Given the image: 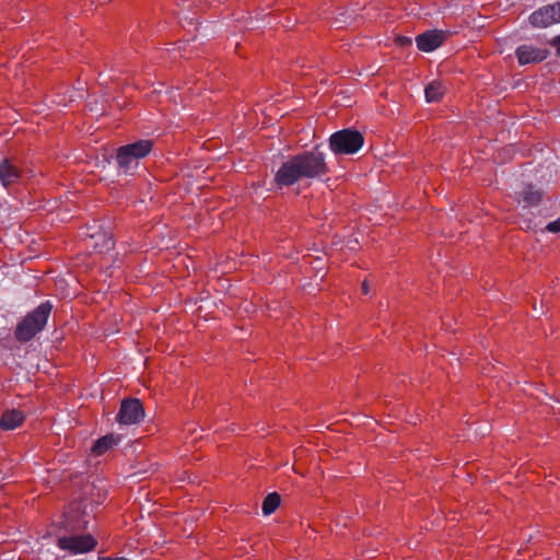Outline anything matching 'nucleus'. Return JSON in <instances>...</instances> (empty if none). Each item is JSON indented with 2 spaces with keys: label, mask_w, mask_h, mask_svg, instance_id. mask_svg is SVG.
<instances>
[{
  "label": "nucleus",
  "mask_w": 560,
  "mask_h": 560,
  "mask_svg": "<svg viewBox=\"0 0 560 560\" xmlns=\"http://www.w3.org/2000/svg\"><path fill=\"white\" fill-rule=\"evenodd\" d=\"M329 173L326 156L317 148L290 156L275 174L278 187H289L300 180H313L325 177Z\"/></svg>",
  "instance_id": "obj_1"
},
{
  "label": "nucleus",
  "mask_w": 560,
  "mask_h": 560,
  "mask_svg": "<svg viewBox=\"0 0 560 560\" xmlns=\"http://www.w3.org/2000/svg\"><path fill=\"white\" fill-rule=\"evenodd\" d=\"M91 238L94 240V249L100 253L109 252L115 246L113 236L106 232L94 234L91 236Z\"/></svg>",
  "instance_id": "obj_14"
},
{
  "label": "nucleus",
  "mask_w": 560,
  "mask_h": 560,
  "mask_svg": "<svg viewBox=\"0 0 560 560\" xmlns=\"http://www.w3.org/2000/svg\"><path fill=\"white\" fill-rule=\"evenodd\" d=\"M444 93L445 86L440 81H432L424 89L425 101L428 103L439 102Z\"/></svg>",
  "instance_id": "obj_15"
},
{
  "label": "nucleus",
  "mask_w": 560,
  "mask_h": 560,
  "mask_svg": "<svg viewBox=\"0 0 560 560\" xmlns=\"http://www.w3.org/2000/svg\"><path fill=\"white\" fill-rule=\"evenodd\" d=\"M25 420V416L21 410L9 409L5 410L0 418V429L14 430L20 427Z\"/></svg>",
  "instance_id": "obj_12"
},
{
  "label": "nucleus",
  "mask_w": 560,
  "mask_h": 560,
  "mask_svg": "<svg viewBox=\"0 0 560 560\" xmlns=\"http://www.w3.org/2000/svg\"><path fill=\"white\" fill-rule=\"evenodd\" d=\"M51 310L52 304L49 301L40 303L18 324L14 332L15 338L21 342L32 340L36 334L44 329Z\"/></svg>",
  "instance_id": "obj_3"
},
{
  "label": "nucleus",
  "mask_w": 560,
  "mask_h": 560,
  "mask_svg": "<svg viewBox=\"0 0 560 560\" xmlns=\"http://www.w3.org/2000/svg\"><path fill=\"white\" fill-rule=\"evenodd\" d=\"M98 560H129L127 558H109V557H100Z\"/></svg>",
  "instance_id": "obj_20"
},
{
  "label": "nucleus",
  "mask_w": 560,
  "mask_h": 560,
  "mask_svg": "<svg viewBox=\"0 0 560 560\" xmlns=\"http://www.w3.org/2000/svg\"><path fill=\"white\" fill-rule=\"evenodd\" d=\"M515 56L520 65H529L540 62L549 56V50L546 48L536 47L534 45H521L515 50Z\"/></svg>",
  "instance_id": "obj_9"
},
{
  "label": "nucleus",
  "mask_w": 560,
  "mask_h": 560,
  "mask_svg": "<svg viewBox=\"0 0 560 560\" xmlns=\"http://www.w3.org/2000/svg\"><path fill=\"white\" fill-rule=\"evenodd\" d=\"M528 21L536 28H546L560 23V2L537 9L528 16Z\"/></svg>",
  "instance_id": "obj_5"
},
{
  "label": "nucleus",
  "mask_w": 560,
  "mask_h": 560,
  "mask_svg": "<svg viewBox=\"0 0 560 560\" xmlns=\"http://www.w3.org/2000/svg\"><path fill=\"white\" fill-rule=\"evenodd\" d=\"M550 45L557 49V55L560 56V35L553 37Z\"/></svg>",
  "instance_id": "obj_18"
},
{
  "label": "nucleus",
  "mask_w": 560,
  "mask_h": 560,
  "mask_svg": "<svg viewBox=\"0 0 560 560\" xmlns=\"http://www.w3.org/2000/svg\"><path fill=\"white\" fill-rule=\"evenodd\" d=\"M120 442V436L115 434H107L98 439L92 446V453L95 456L105 454L108 450L113 448Z\"/></svg>",
  "instance_id": "obj_13"
},
{
  "label": "nucleus",
  "mask_w": 560,
  "mask_h": 560,
  "mask_svg": "<svg viewBox=\"0 0 560 560\" xmlns=\"http://www.w3.org/2000/svg\"><path fill=\"white\" fill-rule=\"evenodd\" d=\"M21 170L9 159L0 161V182L4 187H9L19 182Z\"/></svg>",
  "instance_id": "obj_10"
},
{
  "label": "nucleus",
  "mask_w": 560,
  "mask_h": 560,
  "mask_svg": "<svg viewBox=\"0 0 560 560\" xmlns=\"http://www.w3.org/2000/svg\"><path fill=\"white\" fill-rule=\"evenodd\" d=\"M446 33L440 30H429L416 37V44L419 50L431 52L438 49L446 39Z\"/></svg>",
  "instance_id": "obj_8"
},
{
  "label": "nucleus",
  "mask_w": 560,
  "mask_h": 560,
  "mask_svg": "<svg viewBox=\"0 0 560 560\" xmlns=\"http://www.w3.org/2000/svg\"><path fill=\"white\" fill-rule=\"evenodd\" d=\"M400 44L401 45H410L411 44V39L409 37H401L400 38Z\"/></svg>",
  "instance_id": "obj_21"
},
{
  "label": "nucleus",
  "mask_w": 560,
  "mask_h": 560,
  "mask_svg": "<svg viewBox=\"0 0 560 560\" xmlns=\"http://www.w3.org/2000/svg\"><path fill=\"white\" fill-rule=\"evenodd\" d=\"M60 549L69 550L72 553H83L94 549L96 540L91 534L63 536L58 539Z\"/></svg>",
  "instance_id": "obj_7"
},
{
  "label": "nucleus",
  "mask_w": 560,
  "mask_h": 560,
  "mask_svg": "<svg viewBox=\"0 0 560 560\" xmlns=\"http://www.w3.org/2000/svg\"><path fill=\"white\" fill-rule=\"evenodd\" d=\"M532 228H533L532 222H530V221L526 222V226H525V229L529 230V229H532Z\"/></svg>",
  "instance_id": "obj_23"
},
{
  "label": "nucleus",
  "mask_w": 560,
  "mask_h": 560,
  "mask_svg": "<svg viewBox=\"0 0 560 560\" xmlns=\"http://www.w3.org/2000/svg\"><path fill=\"white\" fill-rule=\"evenodd\" d=\"M153 149V141L141 139L121 145L116 151V162L119 174L132 175L142 159L147 158Z\"/></svg>",
  "instance_id": "obj_2"
},
{
  "label": "nucleus",
  "mask_w": 560,
  "mask_h": 560,
  "mask_svg": "<svg viewBox=\"0 0 560 560\" xmlns=\"http://www.w3.org/2000/svg\"><path fill=\"white\" fill-rule=\"evenodd\" d=\"M143 418L144 409L137 398L124 399L116 416L118 423L127 425L139 423Z\"/></svg>",
  "instance_id": "obj_6"
},
{
  "label": "nucleus",
  "mask_w": 560,
  "mask_h": 560,
  "mask_svg": "<svg viewBox=\"0 0 560 560\" xmlns=\"http://www.w3.org/2000/svg\"><path fill=\"white\" fill-rule=\"evenodd\" d=\"M362 292H363L364 294H369V292H370V288H369V284H368V281H366V280H364V281L362 282Z\"/></svg>",
  "instance_id": "obj_19"
},
{
  "label": "nucleus",
  "mask_w": 560,
  "mask_h": 560,
  "mask_svg": "<svg viewBox=\"0 0 560 560\" xmlns=\"http://www.w3.org/2000/svg\"><path fill=\"white\" fill-rule=\"evenodd\" d=\"M542 200V191L527 186L518 194L517 203L523 210L538 207Z\"/></svg>",
  "instance_id": "obj_11"
},
{
  "label": "nucleus",
  "mask_w": 560,
  "mask_h": 560,
  "mask_svg": "<svg viewBox=\"0 0 560 560\" xmlns=\"http://www.w3.org/2000/svg\"><path fill=\"white\" fill-rule=\"evenodd\" d=\"M546 230L550 233H559L560 232V217L546 225Z\"/></svg>",
  "instance_id": "obj_17"
},
{
  "label": "nucleus",
  "mask_w": 560,
  "mask_h": 560,
  "mask_svg": "<svg viewBox=\"0 0 560 560\" xmlns=\"http://www.w3.org/2000/svg\"><path fill=\"white\" fill-rule=\"evenodd\" d=\"M281 497L278 492L269 493L262 501L261 510L264 515L272 514L280 505Z\"/></svg>",
  "instance_id": "obj_16"
},
{
  "label": "nucleus",
  "mask_w": 560,
  "mask_h": 560,
  "mask_svg": "<svg viewBox=\"0 0 560 560\" xmlns=\"http://www.w3.org/2000/svg\"><path fill=\"white\" fill-rule=\"evenodd\" d=\"M364 144V136L354 129L345 128L329 137V149L336 155H351L361 150Z\"/></svg>",
  "instance_id": "obj_4"
},
{
  "label": "nucleus",
  "mask_w": 560,
  "mask_h": 560,
  "mask_svg": "<svg viewBox=\"0 0 560 560\" xmlns=\"http://www.w3.org/2000/svg\"><path fill=\"white\" fill-rule=\"evenodd\" d=\"M56 103L59 104V105H63V106L68 105V103L63 98L60 100V101H56Z\"/></svg>",
  "instance_id": "obj_22"
}]
</instances>
